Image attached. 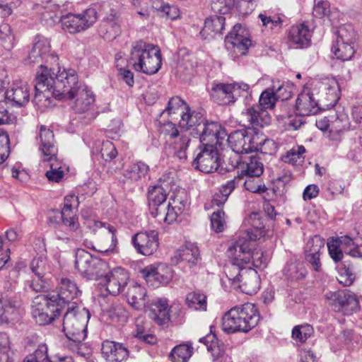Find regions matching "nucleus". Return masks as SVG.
I'll use <instances>...</instances> for the list:
<instances>
[{"label":"nucleus","instance_id":"1","mask_svg":"<svg viewBox=\"0 0 362 362\" xmlns=\"http://www.w3.org/2000/svg\"><path fill=\"white\" fill-rule=\"evenodd\" d=\"M341 84L334 77H326L313 83L311 89H304L296 103L299 115L308 116L318 112L322 106H334L340 98Z\"/></svg>","mask_w":362,"mask_h":362},{"label":"nucleus","instance_id":"2","mask_svg":"<svg viewBox=\"0 0 362 362\" xmlns=\"http://www.w3.org/2000/svg\"><path fill=\"white\" fill-rule=\"evenodd\" d=\"M60 81L57 82V91L59 95H64V98L74 100L71 105L72 109L77 113H86L88 120L95 117L94 112H91L95 102V95L92 90L86 85L79 83L78 76L74 69H63L59 76Z\"/></svg>","mask_w":362,"mask_h":362},{"label":"nucleus","instance_id":"3","mask_svg":"<svg viewBox=\"0 0 362 362\" xmlns=\"http://www.w3.org/2000/svg\"><path fill=\"white\" fill-rule=\"evenodd\" d=\"M168 192L169 190L164 186L157 185L150 186L148 189L147 199L149 212L160 223H174L187 205V199L178 195L173 199L170 198L166 203Z\"/></svg>","mask_w":362,"mask_h":362},{"label":"nucleus","instance_id":"4","mask_svg":"<svg viewBox=\"0 0 362 362\" xmlns=\"http://www.w3.org/2000/svg\"><path fill=\"white\" fill-rule=\"evenodd\" d=\"M90 318L89 311L85 308L79 310L69 307L63 318V332L66 337L65 346L73 352L84 356L89 354V349L83 343L86 337L87 324Z\"/></svg>","mask_w":362,"mask_h":362},{"label":"nucleus","instance_id":"5","mask_svg":"<svg viewBox=\"0 0 362 362\" xmlns=\"http://www.w3.org/2000/svg\"><path fill=\"white\" fill-rule=\"evenodd\" d=\"M62 72L59 68L56 73L54 68L43 65L41 66L40 71L37 72L33 103L42 112L54 105L53 98L59 100L64 98V95L57 94L60 93L57 91V85L60 81Z\"/></svg>","mask_w":362,"mask_h":362},{"label":"nucleus","instance_id":"6","mask_svg":"<svg viewBox=\"0 0 362 362\" xmlns=\"http://www.w3.org/2000/svg\"><path fill=\"white\" fill-rule=\"evenodd\" d=\"M260 316L256 306L245 303L228 311L222 318V329L226 333L247 332L258 324Z\"/></svg>","mask_w":362,"mask_h":362},{"label":"nucleus","instance_id":"7","mask_svg":"<svg viewBox=\"0 0 362 362\" xmlns=\"http://www.w3.org/2000/svg\"><path fill=\"white\" fill-rule=\"evenodd\" d=\"M129 63L139 72L152 75L161 67L162 59L159 48L143 40L134 42L132 45Z\"/></svg>","mask_w":362,"mask_h":362},{"label":"nucleus","instance_id":"8","mask_svg":"<svg viewBox=\"0 0 362 362\" xmlns=\"http://www.w3.org/2000/svg\"><path fill=\"white\" fill-rule=\"evenodd\" d=\"M252 225L255 228L257 234L253 235L252 231L243 233L227 250V256L235 266L245 267L251 262L253 257L252 249L254 241L264 233V226L262 223L259 225Z\"/></svg>","mask_w":362,"mask_h":362},{"label":"nucleus","instance_id":"9","mask_svg":"<svg viewBox=\"0 0 362 362\" xmlns=\"http://www.w3.org/2000/svg\"><path fill=\"white\" fill-rule=\"evenodd\" d=\"M75 269L88 280H100L108 272L109 264L105 260L91 255L83 249L75 255Z\"/></svg>","mask_w":362,"mask_h":362},{"label":"nucleus","instance_id":"10","mask_svg":"<svg viewBox=\"0 0 362 362\" xmlns=\"http://www.w3.org/2000/svg\"><path fill=\"white\" fill-rule=\"evenodd\" d=\"M49 40L42 35H37L34 40L33 46L29 52L28 60V62L39 63L45 62V64H41L37 71H40L41 66H48V68H54L55 72L57 73V69H60L58 64V56L52 52Z\"/></svg>","mask_w":362,"mask_h":362},{"label":"nucleus","instance_id":"11","mask_svg":"<svg viewBox=\"0 0 362 362\" xmlns=\"http://www.w3.org/2000/svg\"><path fill=\"white\" fill-rule=\"evenodd\" d=\"M55 303L56 300L50 298L47 295L37 296L34 298L32 305V316L36 323L40 325H46L59 315L62 310Z\"/></svg>","mask_w":362,"mask_h":362},{"label":"nucleus","instance_id":"12","mask_svg":"<svg viewBox=\"0 0 362 362\" xmlns=\"http://www.w3.org/2000/svg\"><path fill=\"white\" fill-rule=\"evenodd\" d=\"M250 87L243 82L234 83H218L211 89L212 98L219 105L234 103L238 97H247L250 95Z\"/></svg>","mask_w":362,"mask_h":362},{"label":"nucleus","instance_id":"13","mask_svg":"<svg viewBox=\"0 0 362 362\" xmlns=\"http://www.w3.org/2000/svg\"><path fill=\"white\" fill-rule=\"evenodd\" d=\"M90 227L93 231L102 229L103 235L97 246L92 245L90 247L88 245V247L106 255L119 252L117 247L118 239L117 236V230L115 226L107 222L94 221L93 226Z\"/></svg>","mask_w":362,"mask_h":362},{"label":"nucleus","instance_id":"14","mask_svg":"<svg viewBox=\"0 0 362 362\" xmlns=\"http://www.w3.org/2000/svg\"><path fill=\"white\" fill-rule=\"evenodd\" d=\"M161 133L167 137L173 153L180 160H186L187 150L191 143V139L186 132H180L176 125L172 122H168L161 127Z\"/></svg>","mask_w":362,"mask_h":362},{"label":"nucleus","instance_id":"15","mask_svg":"<svg viewBox=\"0 0 362 362\" xmlns=\"http://www.w3.org/2000/svg\"><path fill=\"white\" fill-rule=\"evenodd\" d=\"M325 297L333 310L344 315H351L358 308V300L356 295L346 289L327 291Z\"/></svg>","mask_w":362,"mask_h":362},{"label":"nucleus","instance_id":"16","mask_svg":"<svg viewBox=\"0 0 362 362\" xmlns=\"http://www.w3.org/2000/svg\"><path fill=\"white\" fill-rule=\"evenodd\" d=\"M95 11L88 9L81 14L68 13L60 18L62 28L69 33H79L91 26L95 21Z\"/></svg>","mask_w":362,"mask_h":362},{"label":"nucleus","instance_id":"17","mask_svg":"<svg viewBox=\"0 0 362 362\" xmlns=\"http://www.w3.org/2000/svg\"><path fill=\"white\" fill-rule=\"evenodd\" d=\"M250 45L251 40L246 30L238 23L233 26L225 39L226 48L232 53L233 57L245 55Z\"/></svg>","mask_w":362,"mask_h":362},{"label":"nucleus","instance_id":"18","mask_svg":"<svg viewBox=\"0 0 362 362\" xmlns=\"http://www.w3.org/2000/svg\"><path fill=\"white\" fill-rule=\"evenodd\" d=\"M80 293L81 292L74 281L62 278L59 283L57 293L48 296L50 298L55 299L57 305L63 310L65 307L71 308L72 303L74 304V308H78L74 300L78 298Z\"/></svg>","mask_w":362,"mask_h":362},{"label":"nucleus","instance_id":"19","mask_svg":"<svg viewBox=\"0 0 362 362\" xmlns=\"http://www.w3.org/2000/svg\"><path fill=\"white\" fill-rule=\"evenodd\" d=\"M192 165L205 173L219 172L221 162L217 148L211 144L205 145L196 156Z\"/></svg>","mask_w":362,"mask_h":362},{"label":"nucleus","instance_id":"20","mask_svg":"<svg viewBox=\"0 0 362 362\" xmlns=\"http://www.w3.org/2000/svg\"><path fill=\"white\" fill-rule=\"evenodd\" d=\"M255 138L247 130L240 129L231 132L227 141L233 153H247L259 150L258 145L255 143Z\"/></svg>","mask_w":362,"mask_h":362},{"label":"nucleus","instance_id":"21","mask_svg":"<svg viewBox=\"0 0 362 362\" xmlns=\"http://www.w3.org/2000/svg\"><path fill=\"white\" fill-rule=\"evenodd\" d=\"M131 242L138 253L149 256L158 248V233L154 230L139 232L132 236Z\"/></svg>","mask_w":362,"mask_h":362},{"label":"nucleus","instance_id":"22","mask_svg":"<svg viewBox=\"0 0 362 362\" xmlns=\"http://www.w3.org/2000/svg\"><path fill=\"white\" fill-rule=\"evenodd\" d=\"M240 122L248 128L263 127L271 123V116L267 110L256 104L242 111Z\"/></svg>","mask_w":362,"mask_h":362},{"label":"nucleus","instance_id":"23","mask_svg":"<svg viewBox=\"0 0 362 362\" xmlns=\"http://www.w3.org/2000/svg\"><path fill=\"white\" fill-rule=\"evenodd\" d=\"M227 136L225 129L218 122L204 120L200 127V130L194 136L199 137V141L204 146L211 144L215 146L216 144L221 145L222 141Z\"/></svg>","mask_w":362,"mask_h":362},{"label":"nucleus","instance_id":"24","mask_svg":"<svg viewBox=\"0 0 362 362\" xmlns=\"http://www.w3.org/2000/svg\"><path fill=\"white\" fill-rule=\"evenodd\" d=\"M128 272L123 268L116 267L112 270L108 267V272L101 279L105 283L106 290L110 294L116 296L123 291L127 285Z\"/></svg>","mask_w":362,"mask_h":362},{"label":"nucleus","instance_id":"25","mask_svg":"<svg viewBox=\"0 0 362 362\" xmlns=\"http://www.w3.org/2000/svg\"><path fill=\"white\" fill-rule=\"evenodd\" d=\"M324 246V239L319 235H314L307 242L305 247V259L316 272L321 269L320 256Z\"/></svg>","mask_w":362,"mask_h":362},{"label":"nucleus","instance_id":"26","mask_svg":"<svg viewBox=\"0 0 362 362\" xmlns=\"http://www.w3.org/2000/svg\"><path fill=\"white\" fill-rule=\"evenodd\" d=\"M39 150L45 160L52 161L55 158L58 148L54 133L45 126H41L39 133Z\"/></svg>","mask_w":362,"mask_h":362},{"label":"nucleus","instance_id":"27","mask_svg":"<svg viewBox=\"0 0 362 362\" xmlns=\"http://www.w3.org/2000/svg\"><path fill=\"white\" fill-rule=\"evenodd\" d=\"M77 197L74 195L65 197L64 206L61 211H54L57 218L62 219V223L69 228L71 231H76L79 228L80 224L78 218L72 214V209L77 202Z\"/></svg>","mask_w":362,"mask_h":362},{"label":"nucleus","instance_id":"28","mask_svg":"<svg viewBox=\"0 0 362 362\" xmlns=\"http://www.w3.org/2000/svg\"><path fill=\"white\" fill-rule=\"evenodd\" d=\"M2 96L11 105L22 107L29 101L30 89L25 83H16Z\"/></svg>","mask_w":362,"mask_h":362},{"label":"nucleus","instance_id":"29","mask_svg":"<svg viewBox=\"0 0 362 362\" xmlns=\"http://www.w3.org/2000/svg\"><path fill=\"white\" fill-rule=\"evenodd\" d=\"M312 32L305 23L293 25L288 33V40L295 48H306L310 45Z\"/></svg>","mask_w":362,"mask_h":362},{"label":"nucleus","instance_id":"30","mask_svg":"<svg viewBox=\"0 0 362 362\" xmlns=\"http://www.w3.org/2000/svg\"><path fill=\"white\" fill-rule=\"evenodd\" d=\"M101 353L107 362H125L128 350L119 343L106 340L103 342Z\"/></svg>","mask_w":362,"mask_h":362},{"label":"nucleus","instance_id":"31","mask_svg":"<svg viewBox=\"0 0 362 362\" xmlns=\"http://www.w3.org/2000/svg\"><path fill=\"white\" fill-rule=\"evenodd\" d=\"M127 298L129 304L138 310L145 308L148 303L146 288L136 282L129 283Z\"/></svg>","mask_w":362,"mask_h":362},{"label":"nucleus","instance_id":"32","mask_svg":"<svg viewBox=\"0 0 362 362\" xmlns=\"http://www.w3.org/2000/svg\"><path fill=\"white\" fill-rule=\"evenodd\" d=\"M21 315L19 303L7 297L0 296V324L12 323Z\"/></svg>","mask_w":362,"mask_h":362},{"label":"nucleus","instance_id":"33","mask_svg":"<svg viewBox=\"0 0 362 362\" xmlns=\"http://www.w3.org/2000/svg\"><path fill=\"white\" fill-rule=\"evenodd\" d=\"M204 121L203 115L197 111L192 110L189 107L181 115L179 122L180 127L185 132H190V134L195 136L200 130V127Z\"/></svg>","mask_w":362,"mask_h":362},{"label":"nucleus","instance_id":"34","mask_svg":"<svg viewBox=\"0 0 362 362\" xmlns=\"http://www.w3.org/2000/svg\"><path fill=\"white\" fill-rule=\"evenodd\" d=\"M240 281L237 285L243 293L248 295L256 293L260 287V279L257 272L252 269H245L241 271Z\"/></svg>","mask_w":362,"mask_h":362},{"label":"nucleus","instance_id":"35","mask_svg":"<svg viewBox=\"0 0 362 362\" xmlns=\"http://www.w3.org/2000/svg\"><path fill=\"white\" fill-rule=\"evenodd\" d=\"M149 307V317L158 325H167L170 322V312L166 299H158L147 305Z\"/></svg>","mask_w":362,"mask_h":362},{"label":"nucleus","instance_id":"36","mask_svg":"<svg viewBox=\"0 0 362 362\" xmlns=\"http://www.w3.org/2000/svg\"><path fill=\"white\" fill-rule=\"evenodd\" d=\"M149 166L143 161H136L129 165L124 172V177L136 185L145 182L148 175Z\"/></svg>","mask_w":362,"mask_h":362},{"label":"nucleus","instance_id":"37","mask_svg":"<svg viewBox=\"0 0 362 362\" xmlns=\"http://www.w3.org/2000/svg\"><path fill=\"white\" fill-rule=\"evenodd\" d=\"M199 259V251L197 246L194 243H188L175 252L173 262L176 264L186 262L191 268L197 263Z\"/></svg>","mask_w":362,"mask_h":362},{"label":"nucleus","instance_id":"38","mask_svg":"<svg viewBox=\"0 0 362 362\" xmlns=\"http://www.w3.org/2000/svg\"><path fill=\"white\" fill-rule=\"evenodd\" d=\"M121 18L117 12H112L103 21L100 33L107 40L115 39L120 33Z\"/></svg>","mask_w":362,"mask_h":362},{"label":"nucleus","instance_id":"39","mask_svg":"<svg viewBox=\"0 0 362 362\" xmlns=\"http://www.w3.org/2000/svg\"><path fill=\"white\" fill-rule=\"evenodd\" d=\"M264 171L263 164L257 156L244 157L240 164V173L238 175V179L244 175L247 177H259Z\"/></svg>","mask_w":362,"mask_h":362},{"label":"nucleus","instance_id":"40","mask_svg":"<svg viewBox=\"0 0 362 362\" xmlns=\"http://www.w3.org/2000/svg\"><path fill=\"white\" fill-rule=\"evenodd\" d=\"M226 18L221 16H212L206 18L204 26L200 31V35L204 39L214 37L217 34H221L224 30Z\"/></svg>","mask_w":362,"mask_h":362},{"label":"nucleus","instance_id":"41","mask_svg":"<svg viewBox=\"0 0 362 362\" xmlns=\"http://www.w3.org/2000/svg\"><path fill=\"white\" fill-rule=\"evenodd\" d=\"M329 134L331 140L337 141L340 134L349 128V119L346 114L340 113L330 115Z\"/></svg>","mask_w":362,"mask_h":362},{"label":"nucleus","instance_id":"42","mask_svg":"<svg viewBox=\"0 0 362 362\" xmlns=\"http://www.w3.org/2000/svg\"><path fill=\"white\" fill-rule=\"evenodd\" d=\"M189 105L178 96L171 98L167 104L165 109L160 112V117L167 115L172 119H176V115L180 116L185 112Z\"/></svg>","mask_w":362,"mask_h":362},{"label":"nucleus","instance_id":"43","mask_svg":"<svg viewBox=\"0 0 362 362\" xmlns=\"http://www.w3.org/2000/svg\"><path fill=\"white\" fill-rule=\"evenodd\" d=\"M284 272L287 279L292 281L303 280L308 274L303 263L298 261L288 262Z\"/></svg>","mask_w":362,"mask_h":362},{"label":"nucleus","instance_id":"44","mask_svg":"<svg viewBox=\"0 0 362 362\" xmlns=\"http://www.w3.org/2000/svg\"><path fill=\"white\" fill-rule=\"evenodd\" d=\"M193 350L190 344H180L172 349L170 358L173 362H187L193 354Z\"/></svg>","mask_w":362,"mask_h":362},{"label":"nucleus","instance_id":"45","mask_svg":"<svg viewBox=\"0 0 362 362\" xmlns=\"http://www.w3.org/2000/svg\"><path fill=\"white\" fill-rule=\"evenodd\" d=\"M0 44L6 50L12 49L16 44L15 35L10 25L7 23L0 25Z\"/></svg>","mask_w":362,"mask_h":362},{"label":"nucleus","instance_id":"46","mask_svg":"<svg viewBox=\"0 0 362 362\" xmlns=\"http://www.w3.org/2000/svg\"><path fill=\"white\" fill-rule=\"evenodd\" d=\"M332 52L337 59L341 61L350 60L355 53L354 45L337 42L332 47Z\"/></svg>","mask_w":362,"mask_h":362},{"label":"nucleus","instance_id":"47","mask_svg":"<svg viewBox=\"0 0 362 362\" xmlns=\"http://www.w3.org/2000/svg\"><path fill=\"white\" fill-rule=\"evenodd\" d=\"M314 334V329L309 324L296 325L291 333V337L297 343L303 344Z\"/></svg>","mask_w":362,"mask_h":362},{"label":"nucleus","instance_id":"48","mask_svg":"<svg viewBox=\"0 0 362 362\" xmlns=\"http://www.w3.org/2000/svg\"><path fill=\"white\" fill-rule=\"evenodd\" d=\"M108 316L111 321L119 325L124 324L128 319V312L124 307L119 303L113 304L108 310Z\"/></svg>","mask_w":362,"mask_h":362},{"label":"nucleus","instance_id":"49","mask_svg":"<svg viewBox=\"0 0 362 362\" xmlns=\"http://www.w3.org/2000/svg\"><path fill=\"white\" fill-rule=\"evenodd\" d=\"M187 305L196 310H206V296L204 294L192 292L186 298Z\"/></svg>","mask_w":362,"mask_h":362},{"label":"nucleus","instance_id":"50","mask_svg":"<svg viewBox=\"0 0 362 362\" xmlns=\"http://www.w3.org/2000/svg\"><path fill=\"white\" fill-rule=\"evenodd\" d=\"M356 40L355 32L350 25L340 26L337 32V42L354 45Z\"/></svg>","mask_w":362,"mask_h":362},{"label":"nucleus","instance_id":"51","mask_svg":"<svg viewBox=\"0 0 362 362\" xmlns=\"http://www.w3.org/2000/svg\"><path fill=\"white\" fill-rule=\"evenodd\" d=\"M277 100H286L292 96L293 87L288 83L277 81L271 86Z\"/></svg>","mask_w":362,"mask_h":362},{"label":"nucleus","instance_id":"52","mask_svg":"<svg viewBox=\"0 0 362 362\" xmlns=\"http://www.w3.org/2000/svg\"><path fill=\"white\" fill-rule=\"evenodd\" d=\"M339 282L340 284H343L344 286H349L353 283L355 279V274L352 265H346L342 263L341 266H339Z\"/></svg>","mask_w":362,"mask_h":362},{"label":"nucleus","instance_id":"53","mask_svg":"<svg viewBox=\"0 0 362 362\" xmlns=\"http://www.w3.org/2000/svg\"><path fill=\"white\" fill-rule=\"evenodd\" d=\"M24 288L28 291L44 292L48 289L49 285L45 277L35 276L25 282Z\"/></svg>","mask_w":362,"mask_h":362},{"label":"nucleus","instance_id":"54","mask_svg":"<svg viewBox=\"0 0 362 362\" xmlns=\"http://www.w3.org/2000/svg\"><path fill=\"white\" fill-rule=\"evenodd\" d=\"M10 354L9 337L6 333H0V362H13Z\"/></svg>","mask_w":362,"mask_h":362},{"label":"nucleus","instance_id":"55","mask_svg":"<svg viewBox=\"0 0 362 362\" xmlns=\"http://www.w3.org/2000/svg\"><path fill=\"white\" fill-rule=\"evenodd\" d=\"M277 100L272 87H269L261 93L257 105L267 110L272 109Z\"/></svg>","mask_w":362,"mask_h":362},{"label":"nucleus","instance_id":"56","mask_svg":"<svg viewBox=\"0 0 362 362\" xmlns=\"http://www.w3.org/2000/svg\"><path fill=\"white\" fill-rule=\"evenodd\" d=\"M330 257L336 263L341 262L344 257V250L334 238H329L327 243Z\"/></svg>","mask_w":362,"mask_h":362},{"label":"nucleus","instance_id":"57","mask_svg":"<svg viewBox=\"0 0 362 362\" xmlns=\"http://www.w3.org/2000/svg\"><path fill=\"white\" fill-rule=\"evenodd\" d=\"M240 153H234L232 156H230L228 159V163H226V166L223 167L221 163V167L219 170V173H223L224 171H231L235 169H238V173L240 174V164L243 160V158L240 156Z\"/></svg>","mask_w":362,"mask_h":362},{"label":"nucleus","instance_id":"58","mask_svg":"<svg viewBox=\"0 0 362 362\" xmlns=\"http://www.w3.org/2000/svg\"><path fill=\"white\" fill-rule=\"evenodd\" d=\"M47 346L40 344L33 354L27 356L23 362H49L47 361Z\"/></svg>","mask_w":362,"mask_h":362},{"label":"nucleus","instance_id":"59","mask_svg":"<svg viewBox=\"0 0 362 362\" xmlns=\"http://www.w3.org/2000/svg\"><path fill=\"white\" fill-rule=\"evenodd\" d=\"M234 0H212L211 9L221 14L228 13L234 6Z\"/></svg>","mask_w":362,"mask_h":362},{"label":"nucleus","instance_id":"60","mask_svg":"<svg viewBox=\"0 0 362 362\" xmlns=\"http://www.w3.org/2000/svg\"><path fill=\"white\" fill-rule=\"evenodd\" d=\"M45 176L49 182H59L64 176V172L62 166L56 163L52 162L50 163V170H47Z\"/></svg>","mask_w":362,"mask_h":362},{"label":"nucleus","instance_id":"61","mask_svg":"<svg viewBox=\"0 0 362 362\" xmlns=\"http://www.w3.org/2000/svg\"><path fill=\"white\" fill-rule=\"evenodd\" d=\"M225 225V213L218 209L214 211L211 216V228L216 233L223 231Z\"/></svg>","mask_w":362,"mask_h":362},{"label":"nucleus","instance_id":"62","mask_svg":"<svg viewBox=\"0 0 362 362\" xmlns=\"http://www.w3.org/2000/svg\"><path fill=\"white\" fill-rule=\"evenodd\" d=\"M30 269L35 276L45 277L47 272L46 260L42 257L34 258L30 263Z\"/></svg>","mask_w":362,"mask_h":362},{"label":"nucleus","instance_id":"63","mask_svg":"<svg viewBox=\"0 0 362 362\" xmlns=\"http://www.w3.org/2000/svg\"><path fill=\"white\" fill-rule=\"evenodd\" d=\"M329 3L327 0H314L313 14L322 18L329 13Z\"/></svg>","mask_w":362,"mask_h":362},{"label":"nucleus","instance_id":"64","mask_svg":"<svg viewBox=\"0 0 362 362\" xmlns=\"http://www.w3.org/2000/svg\"><path fill=\"white\" fill-rule=\"evenodd\" d=\"M100 153L102 158L105 161H110L117 156V151L112 142L110 141H105L102 144Z\"/></svg>","mask_w":362,"mask_h":362}]
</instances>
